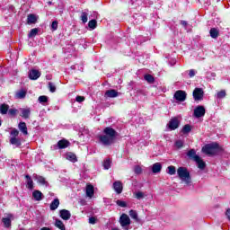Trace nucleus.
Listing matches in <instances>:
<instances>
[{"mask_svg": "<svg viewBox=\"0 0 230 230\" xmlns=\"http://www.w3.org/2000/svg\"><path fill=\"white\" fill-rule=\"evenodd\" d=\"M103 134L104 135L99 136L100 143L104 145V146L112 145V143H114V139H116V130L111 127H107L103 129Z\"/></svg>", "mask_w": 230, "mask_h": 230, "instance_id": "f257e3e1", "label": "nucleus"}, {"mask_svg": "<svg viewBox=\"0 0 230 230\" xmlns=\"http://www.w3.org/2000/svg\"><path fill=\"white\" fill-rule=\"evenodd\" d=\"M177 175L181 182H184L187 186L191 185V175L186 167H179L177 169Z\"/></svg>", "mask_w": 230, "mask_h": 230, "instance_id": "f03ea898", "label": "nucleus"}, {"mask_svg": "<svg viewBox=\"0 0 230 230\" xmlns=\"http://www.w3.org/2000/svg\"><path fill=\"white\" fill-rule=\"evenodd\" d=\"M220 152V146L217 143L208 144L202 147V153L207 155H217Z\"/></svg>", "mask_w": 230, "mask_h": 230, "instance_id": "7ed1b4c3", "label": "nucleus"}, {"mask_svg": "<svg viewBox=\"0 0 230 230\" xmlns=\"http://www.w3.org/2000/svg\"><path fill=\"white\" fill-rule=\"evenodd\" d=\"M180 125L181 121H179V119L175 117L170 119L169 123L167 124V128H169V130H176V128H179Z\"/></svg>", "mask_w": 230, "mask_h": 230, "instance_id": "20e7f679", "label": "nucleus"}, {"mask_svg": "<svg viewBox=\"0 0 230 230\" xmlns=\"http://www.w3.org/2000/svg\"><path fill=\"white\" fill-rule=\"evenodd\" d=\"M193 98L195 102H200L204 98V91L202 88H196L193 91Z\"/></svg>", "mask_w": 230, "mask_h": 230, "instance_id": "39448f33", "label": "nucleus"}, {"mask_svg": "<svg viewBox=\"0 0 230 230\" xmlns=\"http://www.w3.org/2000/svg\"><path fill=\"white\" fill-rule=\"evenodd\" d=\"M187 93L182 90H178L174 93V98L177 102H185L186 101Z\"/></svg>", "mask_w": 230, "mask_h": 230, "instance_id": "423d86ee", "label": "nucleus"}, {"mask_svg": "<svg viewBox=\"0 0 230 230\" xmlns=\"http://www.w3.org/2000/svg\"><path fill=\"white\" fill-rule=\"evenodd\" d=\"M119 224L122 227H127L130 226V217L127 214H122L119 217Z\"/></svg>", "mask_w": 230, "mask_h": 230, "instance_id": "0eeeda50", "label": "nucleus"}, {"mask_svg": "<svg viewBox=\"0 0 230 230\" xmlns=\"http://www.w3.org/2000/svg\"><path fill=\"white\" fill-rule=\"evenodd\" d=\"M193 114L195 118H202L206 114V109L204 106H198L195 108Z\"/></svg>", "mask_w": 230, "mask_h": 230, "instance_id": "6e6552de", "label": "nucleus"}, {"mask_svg": "<svg viewBox=\"0 0 230 230\" xmlns=\"http://www.w3.org/2000/svg\"><path fill=\"white\" fill-rule=\"evenodd\" d=\"M26 94H28V91L21 89L15 93L14 98H16V100H24V98H26Z\"/></svg>", "mask_w": 230, "mask_h": 230, "instance_id": "1a4fd4ad", "label": "nucleus"}, {"mask_svg": "<svg viewBox=\"0 0 230 230\" xmlns=\"http://www.w3.org/2000/svg\"><path fill=\"white\" fill-rule=\"evenodd\" d=\"M104 96L105 98H118V96H119V93L114 89H111L105 92Z\"/></svg>", "mask_w": 230, "mask_h": 230, "instance_id": "9d476101", "label": "nucleus"}, {"mask_svg": "<svg viewBox=\"0 0 230 230\" xmlns=\"http://www.w3.org/2000/svg\"><path fill=\"white\" fill-rule=\"evenodd\" d=\"M113 190L118 193V195L121 194L123 191V183L119 181H115L113 183Z\"/></svg>", "mask_w": 230, "mask_h": 230, "instance_id": "9b49d317", "label": "nucleus"}, {"mask_svg": "<svg viewBox=\"0 0 230 230\" xmlns=\"http://www.w3.org/2000/svg\"><path fill=\"white\" fill-rule=\"evenodd\" d=\"M30 80H38L40 78V72L39 70L32 69L29 72Z\"/></svg>", "mask_w": 230, "mask_h": 230, "instance_id": "f8f14e48", "label": "nucleus"}, {"mask_svg": "<svg viewBox=\"0 0 230 230\" xmlns=\"http://www.w3.org/2000/svg\"><path fill=\"white\" fill-rule=\"evenodd\" d=\"M20 111L22 118H24V119H28V118H30V114H31V109L30 108H21Z\"/></svg>", "mask_w": 230, "mask_h": 230, "instance_id": "ddd939ff", "label": "nucleus"}, {"mask_svg": "<svg viewBox=\"0 0 230 230\" xmlns=\"http://www.w3.org/2000/svg\"><path fill=\"white\" fill-rule=\"evenodd\" d=\"M13 218V216L12 214H8L7 217H4L2 219V222L4 226V227H10L12 226V219Z\"/></svg>", "mask_w": 230, "mask_h": 230, "instance_id": "4468645a", "label": "nucleus"}, {"mask_svg": "<svg viewBox=\"0 0 230 230\" xmlns=\"http://www.w3.org/2000/svg\"><path fill=\"white\" fill-rule=\"evenodd\" d=\"M59 215L62 218V220H69L71 218V212L67 209H62L59 211Z\"/></svg>", "mask_w": 230, "mask_h": 230, "instance_id": "2eb2a0df", "label": "nucleus"}, {"mask_svg": "<svg viewBox=\"0 0 230 230\" xmlns=\"http://www.w3.org/2000/svg\"><path fill=\"white\" fill-rule=\"evenodd\" d=\"M33 178L35 179V181H37V182H39V184H41L42 186H48V182L46 181L45 177L33 174Z\"/></svg>", "mask_w": 230, "mask_h": 230, "instance_id": "dca6fc26", "label": "nucleus"}, {"mask_svg": "<svg viewBox=\"0 0 230 230\" xmlns=\"http://www.w3.org/2000/svg\"><path fill=\"white\" fill-rule=\"evenodd\" d=\"M86 196H88L89 199H93V197H94V186L91 184L86 185Z\"/></svg>", "mask_w": 230, "mask_h": 230, "instance_id": "f3484780", "label": "nucleus"}, {"mask_svg": "<svg viewBox=\"0 0 230 230\" xmlns=\"http://www.w3.org/2000/svg\"><path fill=\"white\" fill-rule=\"evenodd\" d=\"M194 161L197 163L198 168H199V170H204V168H206V163L204 160H202V158H200V156H196V160Z\"/></svg>", "mask_w": 230, "mask_h": 230, "instance_id": "a211bd4d", "label": "nucleus"}, {"mask_svg": "<svg viewBox=\"0 0 230 230\" xmlns=\"http://www.w3.org/2000/svg\"><path fill=\"white\" fill-rule=\"evenodd\" d=\"M32 197L34 200H37L38 202H40V200H42L44 195L42 194V192H40V190H34L32 192Z\"/></svg>", "mask_w": 230, "mask_h": 230, "instance_id": "6ab92c4d", "label": "nucleus"}, {"mask_svg": "<svg viewBox=\"0 0 230 230\" xmlns=\"http://www.w3.org/2000/svg\"><path fill=\"white\" fill-rule=\"evenodd\" d=\"M161 170H163V165L161 163H155L152 166L153 173H160Z\"/></svg>", "mask_w": 230, "mask_h": 230, "instance_id": "aec40b11", "label": "nucleus"}, {"mask_svg": "<svg viewBox=\"0 0 230 230\" xmlns=\"http://www.w3.org/2000/svg\"><path fill=\"white\" fill-rule=\"evenodd\" d=\"M18 128L24 134V136H28V127H26V122H20Z\"/></svg>", "mask_w": 230, "mask_h": 230, "instance_id": "412c9836", "label": "nucleus"}, {"mask_svg": "<svg viewBox=\"0 0 230 230\" xmlns=\"http://www.w3.org/2000/svg\"><path fill=\"white\" fill-rule=\"evenodd\" d=\"M69 145H71V143H69V141H67V140H66V139L59 140V141L58 142V148H60V149L67 148V146H69Z\"/></svg>", "mask_w": 230, "mask_h": 230, "instance_id": "4be33fe9", "label": "nucleus"}, {"mask_svg": "<svg viewBox=\"0 0 230 230\" xmlns=\"http://www.w3.org/2000/svg\"><path fill=\"white\" fill-rule=\"evenodd\" d=\"M10 109V106L6 103H3L0 105V114H8V111Z\"/></svg>", "mask_w": 230, "mask_h": 230, "instance_id": "5701e85b", "label": "nucleus"}, {"mask_svg": "<svg viewBox=\"0 0 230 230\" xmlns=\"http://www.w3.org/2000/svg\"><path fill=\"white\" fill-rule=\"evenodd\" d=\"M209 33L212 39H217L218 35H220V31L217 28L210 29Z\"/></svg>", "mask_w": 230, "mask_h": 230, "instance_id": "b1692460", "label": "nucleus"}, {"mask_svg": "<svg viewBox=\"0 0 230 230\" xmlns=\"http://www.w3.org/2000/svg\"><path fill=\"white\" fill-rule=\"evenodd\" d=\"M58 206H60V201L58 199H55L51 203H50V210L55 211V209L58 208Z\"/></svg>", "mask_w": 230, "mask_h": 230, "instance_id": "393cba45", "label": "nucleus"}, {"mask_svg": "<svg viewBox=\"0 0 230 230\" xmlns=\"http://www.w3.org/2000/svg\"><path fill=\"white\" fill-rule=\"evenodd\" d=\"M188 157H190V159H193V161H197V157H199V155H197V152L195 151V149H190L188 153H187Z\"/></svg>", "mask_w": 230, "mask_h": 230, "instance_id": "a878e982", "label": "nucleus"}, {"mask_svg": "<svg viewBox=\"0 0 230 230\" xmlns=\"http://www.w3.org/2000/svg\"><path fill=\"white\" fill-rule=\"evenodd\" d=\"M37 22V17L35 14H29L27 16V23L28 24H35Z\"/></svg>", "mask_w": 230, "mask_h": 230, "instance_id": "bb28decb", "label": "nucleus"}, {"mask_svg": "<svg viewBox=\"0 0 230 230\" xmlns=\"http://www.w3.org/2000/svg\"><path fill=\"white\" fill-rule=\"evenodd\" d=\"M66 159L67 161H71L72 163H76V161H78V159L76 158V155L73 153H68L66 155Z\"/></svg>", "mask_w": 230, "mask_h": 230, "instance_id": "cd10ccee", "label": "nucleus"}, {"mask_svg": "<svg viewBox=\"0 0 230 230\" xmlns=\"http://www.w3.org/2000/svg\"><path fill=\"white\" fill-rule=\"evenodd\" d=\"M10 143L11 145H15V146H21L22 145L21 139L17 137H11Z\"/></svg>", "mask_w": 230, "mask_h": 230, "instance_id": "c85d7f7f", "label": "nucleus"}, {"mask_svg": "<svg viewBox=\"0 0 230 230\" xmlns=\"http://www.w3.org/2000/svg\"><path fill=\"white\" fill-rule=\"evenodd\" d=\"M25 178L27 179V188L29 190H33V180H31V177L26 175Z\"/></svg>", "mask_w": 230, "mask_h": 230, "instance_id": "c756f323", "label": "nucleus"}, {"mask_svg": "<svg viewBox=\"0 0 230 230\" xmlns=\"http://www.w3.org/2000/svg\"><path fill=\"white\" fill-rule=\"evenodd\" d=\"M129 217H131V218H133V220H135L136 222H139V217H137V211L131 209L129 211Z\"/></svg>", "mask_w": 230, "mask_h": 230, "instance_id": "7c9ffc66", "label": "nucleus"}, {"mask_svg": "<svg viewBox=\"0 0 230 230\" xmlns=\"http://www.w3.org/2000/svg\"><path fill=\"white\" fill-rule=\"evenodd\" d=\"M55 226H56V227H58V229L66 230V226L64 225V222H62L58 219L56 220Z\"/></svg>", "mask_w": 230, "mask_h": 230, "instance_id": "2f4dec72", "label": "nucleus"}, {"mask_svg": "<svg viewBox=\"0 0 230 230\" xmlns=\"http://www.w3.org/2000/svg\"><path fill=\"white\" fill-rule=\"evenodd\" d=\"M39 33V29L34 28L31 30L30 33L28 34L29 39H33V37H37V34Z\"/></svg>", "mask_w": 230, "mask_h": 230, "instance_id": "473e14b6", "label": "nucleus"}, {"mask_svg": "<svg viewBox=\"0 0 230 230\" xmlns=\"http://www.w3.org/2000/svg\"><path fill=\"white\" fill-rule=\"evenodd\" d=\"M176 172H177V170L175 169V166L171 165V166L167 167V173L169 175H175Z\"/></svg>", "mask_w": 230, "mask_h": 230, "instance_id": "72a5a7b5", "label": "nucleus"}, {"mask_svg": "<svg viewBox=\"0 0 230 230\" xmlns=\"http://www.w3.org/2000/svg\"><path fill=\"white\" fill-rule=\"evenodd\" d=\"M144 79L146 80V82H148V84H154L155 82L154 76L152 75H146L144 76Z\"/></svg>", "mask_w": 230, "mask_h": 230, "instance_id": "f704fd0d", "label": "nucleus"}, {"mask_svg": "<svg viewBox=\"0 0 230 230\" xmlns=\"http://www.w3.org/2000/svg\"><path fill=\"white\" fill-rule=\"evenodd\" d=\"M134 172L137 175H141L143 173V168L140 165H135Z\"/></svg>", "mask_w": 230, "mask_h": 230, "instance_id": "c9c22d12", "label": "nucleus"}, {"mask_svg": "<svg viewBox=\"0 0 230 230\" xmlns=\"http://www.w3.org/2000/svg\"><path fill=\"white\" fill-rule=\"evenodd\" d=\"M181 132H183L184 134H190V132H191V126L190 124L185 125L182 128Z\"/></svg>", "mask_w": 230, "mask_h": 230, "instance_id": "e433bc0d", "label": "nucleus"}, {"mask_svg": "<svg viewBox=\"0 0 230 230\" xmlns=\"http://www.w3.org/2000/svg\"><path fill=\"white\" fill-rule=\"evenodd\" d=\"M39 103H48V96L41 95L38 98Z\"/></svg>", "mask_w": 230, "mask_h": 230, "instance_id": "4c0bfd02", "label": "nucleus"}, {"mask_svg": "<svg viewBox=\"0 0 230 230\" xmlns=\"http://www.w3.org/2000/svg\"><path fill=\"white\" fill-rule=\"evenodd\" d=\"M226 90H221L217 93V98H218L219 100H222V98H226Z\"/></svg>", "mask_w": 230, "mask_h": 230, "instance_id": "58836bf2", "label": "nucleus"}, {"mask_svg": "<svg viewBox=\"0 0 230 230\" xmlns=\"http://www.w3.org/2000/svg\"><path fill=\"white\" fill-rule=\"evenodd\" d=\"M89 14L87 13H85V12H83L81 13V21H82V22H84V24H85V22H87V16Z\"/></svg>", "mask_w": 230, "mask_h": 230, "instance_id": "ea45409f", "label": "nucleus"}, {"mask_svg": "<svg viewBox=\"0 0 230 230\" xmlns=\"http://www.w3.org/2000/svg\"><path fill=\"white\" fill-rule=\"evenodd\" d=\"M96 24H97L96 20H91L88 22V26H89V28H91V30H94L96 28Z\"/></svg>", "mask_w": 230, "mask_h": 230, "instance_id": "a19ab883", "label": "nucleus"}, {"mask_svg": "<svg viewBox=\"0 0 230 230\" xmlns=\"http://www.w3.org/2000/svg\"><path fill=\"white\" fill-rule=\"evenodd\" d=\"M174 146H176L178 149L182 148V146H184V142L182 140H177Z\"/></svg>", "mask_w": 230, "mask_h": 230, "instance_id": "79ce46f5", "label": "nucleus"}, {"mask_svg": "<svg viewBox=\"0 0 230 230\" xmlns=\"http://www.w3.org/2000/svg\"><path fill=\"white\" fill-rule=\"evenodd\" d=\"M103 168L104 170H109L111 168V160L106 159L103 163Z\"/></svg>", "mask_w": 230, "mask_h": 230, "instance_id": "37998d69", "label": "nucleus"}, {"mask_svg": "<svg viewBox=\"0 0 230 230\" xmlns=\"http://www.w3.org/2000/svg\"><path fill=\"white\" fill-rule=\"evenodd\" d=\"M117 206H119V208H127V202L123 201V200H119L118 199L116 201Z\"/></svg>", "mask_w": 230, "mask_h": 230, "instance_id": "c03bdc74", "label": "nucleus"}, {"mask_svg": "<svg viewBox=\"0 0 230 230\" xmlns=\"http://www.w3.org/2000/svg\"><path fill=\"white\" fill-rule=\"evenodd\" d=\"M51 30L53 31H56V30H58V22L57 21L52 22Z\"/></svg>", "mask_w": 230, "mask_h": 230, "instance_id": "a18cd8bd", "label": "nucleus"}, {"mask_svg": "<svg viewBox=\"0 0 230 230\" xmlns=\"http://www.w3.org/2000/svg\"><path fill=\"white\" fill-rule=\"evenodd\" d=\"M49 89L50 93H55V91H57V86H55L53 83L49 82Z\"/></svg>", "mask_w": 230, "mask_h": 230, "instance_id": "49530a36", "label": "nucleus"}, {"mask_svg": "<svg viewBox=\"0 0 230 230\" xmlns=\"http://www.w3.org/2000/svg\"><path fill=\"white\" fill-rule=\"evenodd\" d=\"M136 199H137L138 200H141V199L145 198V193L138 191L135 194Z\"/></svg>", "mask_w": 230, "mask_h": 230, "instance_id": "de8ad7c7", "label": "nucleus"}, {"mask_svg": "<svg viewBox=\"0 0 230 230\" xmlns=\"http://www.w3.org/2000/svg\"><path fill=\"white\" fill-rule=\"evenodd\" d=\"M17 112H18L17 109H10L8 111V114L10 116H17Z\"/></svg>", "mask_w": 230, "mask_h": 230, "instance_id": "09e8293b", "label": "nucleus"}, {"mask_svg": "<svg viewBox=\"0 0 230 230\" xmlns=\"http://www.w3.org/2000/svg\"><path fill=\"white\" fill-rule=\"evenodd\" d=\"M75 102H77L78 103H82V102H85V97L78 95L75 98Z\"/></svg>", "mask_w": 230, "mask_h": 230, "instance_id": "8fccbe9b", "label": "nucleus"}, {"mask_svg": "<svg viewBox=\"0 0 230 230\" xmlns=\"http://www.w3.org/2000/svg\"><path fill=\"white\" fill-rule=\"evenodd\" d=\"M195 75H197V71H195L194 69L189 70L190 78H193V76H195Z\"/></svg>", "mask_w": 230, "mask_h": 230, "instance_id": "3c124183", "label": "nucleus"}, {"mask_svg": "<svg viewBox=\"0 0 230 230\" xmlns=\"http://www.w3.org/2000/svg\"><path fill=\"white\" fill-rule=\"evenodd\" d=\"M11 136H13V137H17V136H19V130L17 129H13L11 131Z\"/></svg>", "mask_w": 230, "mask_h": 230, "instance_id": "603ef678", "label": "nucleus"}, {"mask_svg": "<svg viewBox=\"0 0 230 230\" xmlns=\"http://www.w3.org/2000/svg\"><path fill=\"white\" fill-rule=\"evenodd\" d=\"M89 224H96V218L95 217H90L89 218Z\"/></svg>", "mask_w": 230, "mask_h": 230, "instance_id": "864d4df0", "label": "nucleus"}, {"mask_svg": "<svg viewBox=\"0 0 230 230\" xmlns=\"http://www.w3.org/2000/svg\"><path fill=\"white\" fill-rule=\"evenodd\" d=\"M226 218H228V220L230 221V208L226 210Z\"/></svg>", "mask_w": 230, "mask_h": 230, "instance_id": "5fc2aeb1", "label": "nucleus"}, {"mask_svg": "<svg viewBox=\"0 0 230 230\" xmlns=\"http://www.w3.org/2000/svg\"><path fill=\"white\" fill-rule=\"evenodd\" d=\"M182 26H188V22L187 21H181V22Z\"/></svg>", "mask_w": 230, "mask_h": 230, "instance_id": "6e6d98bb", "label": "nucleus"}, {"mask_svg": "<svg viewBox=\"0 0 230 230\" xmlns=\"http://www.w3.org/2000/svg\"><path fill=\"white\" fill-rule=\"evenodd\" d=\"M40 230H51L49 227H42Z\"/></svg>", "mask_w": 230, "mask_h": 230, "instance_id": "4d7b16f0", "label": "nucleus"}, {"mask_svg": "<svg viewBox=\"0 0 230 230\" xmlns=\"http://www.w3.org/2000/svg\"><path fill=\"white\" fill-rule=\"evenodd\" d=\"M111 230H119V228H112Z\"/></svg>", "mask_w": 230, "mask_h": 230, "instance_id": "13d9d810", "label": "nucleus"}, {"mask_svg": "<svg viewBox=\"0 0 230 230\" xmlns=\"http://www.w3.org/2000/svg\"><path fill=\"white\" fill-rule=\"evenodd\" d=\"M1 125H2V122H1V120H0V127H1Z\"/></svg>", "mask_w": 230, "mask_h": 230, "instance_id": "bf43d9fd", "label": "nucleus"}, {"mask_svg": "<svg viewBox=\"0 0 230 230\" xmlns=\"http://www.w3.org/2000/svg\"><path fill=\"white\" fill-rule=\"evenodd\" d=\"M213 76H215V74H212Z\"/></svg>", "mask_w": 230, "mask_h": 230, "instance_id": "052dcab7", "label": "nucleus"}, {"mask_svg": "<svg viewBox=\"0 0 230 230\" xmlns=\"http://www.w3.org/2000/svg\"><path fill=\"white\" fill-rule=\"evenodd\" d=\"M217 1H220V0H217Z\"/></svg>", "mask_w": 230, "mask_h": 230, "instance_id": "680f3d73", "label": "nucleus"}]
</instances>
